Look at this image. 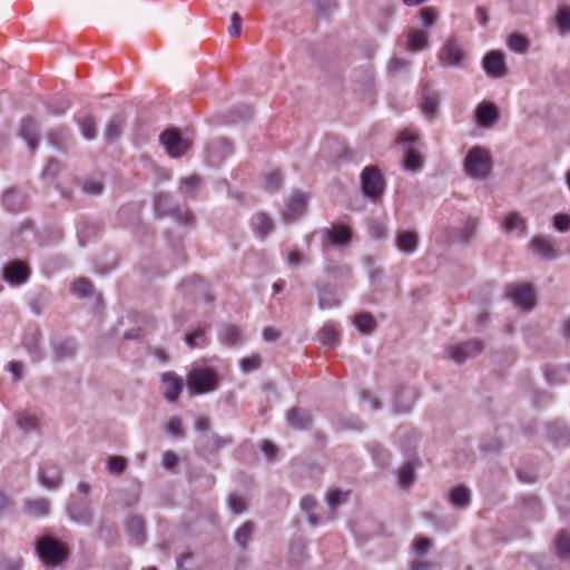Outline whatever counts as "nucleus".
<instances>
[{
    "instance_id": "c85d7f7f",
    "label": "nucleus",
    "mask_w": 570,
    "mask_h": 570,
    "mask_svg": "<svg viewBox=\"0 0 570 570\" xmlns=\"http://www.w3.org/2000/svg\"><path fill=\"white\" fill-rule=\"evenodd\" d=\"M318 307L321 309L332 308L340 305V299L333 287L327 284L317 286Z\"/></svg>"
},
{
    "instance_id": "58836bf2",
    "label": "nucleus",
    "mask_w": 570,
    "mask_h": 570,
    "mask_svg": "<svg viewBox=\"0 0 570 570\" xmlns=\"http://www.w3.org/2000/svg\"><path fill=\"white\" fill-rule=\"evenodd\" d=\"M503 229L505 233L518 232L522 235L525 229V220L519 213H510L503 223Z\"/></svg>"
},
{
    "instance_id": "13d9d810",
    "label": "nucleus",
    "mask_w": 570,
    "mask_h": 570,
    "mask_svg": "<svg viewBox=\"0 0 570 570\" xmlns=\"http://www.w3.org/2000/svg\"><path fill=\"white\" fill-rule=\"evenodd\" d=\"M422 23L425 28L435 24L438 20V12L433 7H426L420 10Z\"/></svg>"
},
{
    "instance_id": "393cba45",
    "label": "nucleus",
    "mask_w": 570,
    "mask_h": 570,
    "mask_svg": "<svg viewBox=\"0 0 570 570\" xmlns=\"http://www.w3.org/2000/svg\"><path fill=\"white\" fill-rule=\"evenodd\" d=\"M41 332L38 328H33L24 334L22 340L23 347L28 351L33 362H39L42 358V352L40 347Z\"/></svg>"
},
{
    "instance_id": "4c0bfd02",
    "label": "nucleus",
    "mask_w": 570,
    "mask_h": 570,
    "mask_svg": "<svg viewBox=\"0 0 570 570\" xmlns=\"http://www.w3.org/2000/svg\"><path fill=\"white\" fill-rule=\"evenodd\" d=\"M16 423L23 432L29 433L39 429V419L28 412H20L16 415Z\"/></svg>"
},
{
    "instance_id": "774afa93",
    "label": "nucleus",
    "mask_w": 570,
    "mask_h": 570,
    "mask_svg": "<svg viewBox=\"0 0 570 570\" xmlns=\"http://www.w3.org/2000/svg\"><path fill=\"white\" fill-rule=\"evenodd\" d=\"M167 432L175 438L180 439L184 436V432L181 429V422L178 417L173 416L169 419V421L167 423Z\"/></svg>"
},
{
    "instance_id": "c756f323",
    "label": "nucleus",
    "mask_w": 570,
    "mask_h": 570,
    "mask_svg": "<svg viewBox=\"0 0 570 570\" xmlns=\"http://www.w3.org/2000/svg\"><path fill=\"white\" fill-rule=\"evenodd\" d=\"M549 439H551L558 446H567L570 444L569 429L559 423H551L547 428Z\"/></svg>"
},
{
    "instance_id": "8fccbe9b",
    "label": "nucleus",
    "mask_w": 570,
    "mask_h": 570,
    "mask_svg": "<svg viewBox=\"0 0 570 570\" xmlns=\"http://www.w3.org/2000/svg\"><path fill=\"white\" fill-rule=\"evenodd\" d=\"M283 183V177L279 170H271L265 174L264 187L268 191H276Z\"/></svg>"
},
{
    "instance_id": "c9c22d12",
    "label": "nucleus",
    "mask_w": 570,
    "mask_h": 570,
    "mask_svg": "<svg viewBox=\"0 0 570 570\" xmlns=\"http://www.w3.org/2000/svg\"><path fill=\"white\" fill-rule=\"evenodd\" d=\"M219 340L226 345H238L242 343L240 331L233 324H224L219 330Z\"/></svg>"
},
{
    "instance_id": "0eeeda50",
    "label": "nucleus",
    "mask_w": 570,
    "mask_h": 570,
    "mask_svg": "<svg viewBox=\"0 0 570 570\" xmlns=\"http://www.w3.org/2000/svg\"><path fill=\"white\" fill-rule=\"evenodd\" d=\"M464 59L465 53L459 40L455 37L448 38L439 53L440 65L444 68L461 67Z\"/></svg>"
},
{
    "instance_id": "412c9836",
    "label": "nucleus",
    "mask_w": 570,
    "mask_h": 570,
    "mask_svg": "<svg viewBox=\"0 0 570 570\" xmlns=\"http://www.w3.org/2000/svg\"><path fill=\"white\" fill-rule=\"evenodd\" d=\"M19 135L24 139L30 151L33 154L39 142V127L37 122L30 117L23 118L20 124Z\"/></svg>"
},
{
    "instance_id": "7c9ffc66",
    "label": "nucleus",
    "mask_w": 570,
    "mask_h": 570,
    "mask_svg": "<svg viewBox=\"0 0 570 570\" xmlns=\"http://www.w3.org/2000/svg\"><path fill=\"white\" fill-rule=\"evenodd\" d=\"M531 247L544 259H553L557 256L554 246L549 238L537 236L532 239Z\"/></svg>"
},
{
    "instance_id": "f03ea898",
    "label": "nucleus",
    "mask_w": 570,
    "mask_h": 570,
    "mask_svg": "<svg viewBox=\"0 0 570 570\" xmlns=\"http://www.w3.org/2000/svg\"><path fill=\"white\" fill-rule=\"evenodd\" d=\"M463 167L469 177L483 180L492 173V156L490 151L483 147H472L464 158Z\"/></svg>"
},
{
    "instance_id": "f257e3e1",
    "label": "nucleus",
    "mask_w": 570,
    "mask_h": 570,
    "mask_svg": "<svg viewBox=\"0 0 570 570\" xmlns=\"http://www.w3.org/2000/svg\"><path fill=\"white\" fill-rule=\"evenodd\" d=\"M36 552L46 567H58L69 557L68 546L51 535L37 540Z\"/></svg>"
},
{
    "instance_id": "ea45409f",
    "label": "nucleus",
    "mask_w": 570,
    "mask_h": 570,
    "mask_svg": "<svg viewBox=\"0 0 570 570\" xmlns=\"http://www.w3.org/2000/svg\"><path fill=\"white\" fill-rule=\"evenodd\" d=\"M124 118L120 116H114L105 129V139L109 142L119 138L121 130L124 128Z\"/></svg>"
},
{
    "instance_id": "39448f33",
    "label": "nucleus",
    "mask_w": 570,
    "mask_h": 570,
    "mask_svg": "<svg viewBox=\"0 0 570 570\" xmlns=\"http://www.w3.org/2000/svg\"><path fill=\"white\" fill-rule=\"evenodd\" d=\"M419 139V135L410 129L403 130L397 138V141L403 145L404 148V160L403 166L406 170L416 173L423 168V160L420 153L415 148V142Z\"/></svg>"
},
{
    "instance_id": "aec40b11",
    "label": "nucleus",
    "mask_w": 570,
    "mask_h": 570,
    "mask_svg": "<svg viewBox=\"0 0 570 570\" xmlns=\"http://www.w3.org/2000/svg\"><path fill=\"white\" fill-rule=\"evenodd\" d=\"M61 470L53 462H45L39 470V481L48 489H57L61 484Z\"/></svg>"
},
{
    "instance_id": "e2e57ef3",
    "label": "nucleus",
    "mask_w": 570,
    "mask_h": 570,
    "mask_svg": "<svg viewBox=\"0 0 570 570\" xmlns=\"http://www.w3.org/2000/svg\"><path fill=\"white\" fill-rule=\"evenodd\" d=\"M227 501H228L229 509L235 514L243 513L246 510V502H245L244 498H242L237 494H229Z\"/></svg>"
},
{
    "instance_id": "338daca9",
    "label": "nucleus",
    "mask_w": 570,
    "mask_h": 570,
    "mask_svg": "<svg viewBox=\"0 0 570 570\" xmlns=\"http://www.w3.org/2000/svg\"><path fill=\"white\" fill-rule=\"evenodd\" d=\"M553 226L559 232H568L570 229V216L568 214H557L553 217Z\"/></svg>"
},
{
    "instance_id": "72a5a7b5",
    "label": "nucleus",
    "mask_w": 570,
    "mask_h": 570,
    "mask_svg": "<svg viewBox=\"0 0 570 570\" xmlns=\"http://www.w3.org/2000/svg\"><path fill=\"white\" fill-rule=\"evenodd\" d=\"M24 508L26 511L35 518L46 517L50 512V502L45 498L27 500L24 502Z\"/></svg>"
},
{
    "instance_id": "052dcab7",
    "label": "nucleus",
    "mask_w": 570,
    "mask_h": 570,
    "mask_svg": "<svg viewBox=\"0 0 570 570\" xmlns=\"http://www.w3.org/2000/svg\"><path fill=\"white\" fill-rule=\"evenodd\" d=\"M98 230H99V228L96 224L82 222L81 226L78 229V237H79L81 245H83L86 238H88L91 235H96L98 233Z\"/></svg>"
},
{
    "instance_id": "cd10ccee",
    "label": "nucleus",
    "mask_w": 570,
    "mask_h": 570,
    "mask_svg": "<svg viewBox=\"0 0 570 570\" xmlns=\"http://www.w3.org/2000/svg\"><path fill=\"white\" fill-rule=\"evenodd\" d=\"M325 236L335 246H345L351 242V229L344 225H333L324 230Z\"/></svg>"
},
{
    "instance_id": "0e129e2a",
    "label": "nucleus",
    "mask_w": 570,
    "mask_h": 570,
    "mask_svg": "<svg viewBox=\"0 0 570 570\" xmlns=\"http://www.w3.org/2000/svg\"><path fill=\"white\" fill-rule=\"evenodd\" d=\"M432 546V540L423 537H417L413 543V549L419 557L426 554L429 548Z\"/></svg>"
},
{
    "instance_id": "37998d69",
    "label": "nucleus",
    "mask_w": 570,
    "mask_h": 570,
    "mask_svg": "<svg viewBox=\"0 0 570 570\" xmlns=\"http://www.w3.org/2000/svg\"><path fill=\"white\" fill-rule=\"evenodd\" d=\"M75 352H76V345H75L73 341L67 340V341L60 342L55 345L53 358H55V361L58 362V361L73 356Z\"/></svg>"
},
{
    "instance_id": "f704fd0d",
    "label": "nucleus",
    "mask_w": 570,
    "mask_h": 570,
    "mask_svg": "<svg viewBox=\"0 0 570 570\" xmlns=\"http://www.w3.org/2000/svg\"><path fill=\"white\" fill-rule=\"evenodd\" d=\"M338 337L340 333L337 326L332 322L325 323L321 331L318 332V338L321 343L330 347H334L337 345Z\"/></svg>"
},
{
    "instance_id": "ddd939ff",
    "label": "nucleus",
    "mask_w": 570,
    "mask_h": 570,
    "mask_svg": "<svg viewBox=\"0 0 570 570\" xmlns=\"http://www.w3.org/2000/svg\"><path fill=\"white\" fill-rule=\"evenodd\" d=\"M440 94L438 90L432 88L429 83H425L421 88V111L422 114L432 120L439 108Z\"/></svg>"
},
{
    "instance_id": "dca6fc26",
    "label": "nucleus",
    "mask_w": 570,
    "mask_h": 570,
    "mask_svg": "<svg viewBox=\"0 0 570 570\" xmlns=\"http://www.w3.org/2000/svg\"><path fill=\"white\" fill-rule=\"evenodd\" d=\"M171 195L167 193H160L155 197V207L158 212L163 214H170L175 216L179 222L188 224L193 220V214L190 212L181 213L178 207L171 208L169 205L171 203Z\"/></svg>"
},
{
    "instance_id": "5fc2aeb1",
    "label": "nucleus",
    "mask_w": 570,
    "mask_h": 570,
    "mask_svg": "<svg viewBox=\"0 0 570 570\" xmlns=\"http://www.w3.org/2000/svg\"><path fill=\"white\" fill-rule=\"evenodd\" d=\"M72 292L80 297L88 296L92 292V284L87 278H78L72 283Z\"/></svg>"
},
{
    "instance_id": "f3484780",
    "label": "nucleus",
    "mask_w": 570,
    "mask_h": 570,
    "mask_svg": "<svg viewBox=\"0 0 570 570\" xmlns=\"http://www.w3.org/2000/svg\"><path fill=\"white\" fill-rule=\"evenodd\" d=\"M47 139L52 147L63 153L75 145L73 135L68 127H57L49 130Z\"/></svg>"
},
{
    "instance_id": "864d4df0",
    "label": "nucleus",
    "mask_w": 570,
    "mask_h": 570,
    "mask_svg": "<svg viewBox=\"0 0 570 570\" xmlns=\"http://www.w3.org/2000/svg\"><path fill=\"white\" fill-rule=\"evenodd\" d=\"M286 262L289 266L297 267L302 264L308 263L309 259L298 248L294 247L287 252Z\"/></svg>"
},
{
    "instance_id": "20e7f679",
    "label": "nucleus",
    "mask_w": 570,
    "mask_h": 570,
    "mask_svg": "<svg viewBox=\"0 0 570 570\" xmlns=\"http://www.w3.org/2000/svg\"><path fill=\"white\" fill-rule=\"evenodd\" d=\"M190 394H204L218 387V379L212 368H194L187 375Z\"/></svg>"
},
{
    "instance_id": "6e6552de",
    "label": "nucleus",
    "mask_w": 570,
    "mask_h": 570,
    "mask_svg": "<svg viewBox=\"0 0 570 570\" xmlns=\"http://www.w3.org/2000/svg\"><path fill=\"white\" fill-rule=\"evenodd\" d=\"M508 296L511 298L515 306L523 311H530L535 305L534 289L527 284L509 286Z\"/></svg>"
},
{
    "instance_id": "4468645a",
    "label": "nucleus",
    "mask_w": 570,
    "mask_h": 570,
    "mask_svg": "<svg viewBox=\"0 0 570 570\" xmlns=\"http://www.w3.org/2000/svg\"><path fill=\"white\" fill-rule=\"evenodd\" d=\"M30 269L21 261H12L3 268V278L11 285L18 286L28 281Z\"/></svg>"
},
{
    "instance_id": "603ef678",
    "label": "nucleus",
    "mask_w": 570,
    "mask_h": 570,
    "mask_svg": "<svg viewBox=\"0 0 570 570\" xmlns=\"http://www.w3.org/2000/svg\"><path fill=\"white\" fill-rule=\"evenodd\" d=\"M202 178L198 175H191L180 179V191L194 196V191L199 187Z\"/></svg>"
},
{
    "instance_id": "49530a36",
    "label": "nucleus",
    "mask_w": 570,
    "mask_h": 570,
    "mask_svg": "<svg viewBox=\"0 0 570 570\" xmlns=\"http://www.w3.org/2000/svg\"><path fill=\"white\" fill-rule=\"evenodd\" d=\"M354 324L363 334H370L375 327V320L371 314L361 313L355 315Z\"/></svg>"
},
{
    "instance_id": "a18cd8bd",
    "label": "nucleus",
    "mask_w": 570,
    "mask_h": 570,
    "mask_svg": "<svg viewBox=\"0 0 570 570\" xmlns=\"http://www.w3.org/2000/svg\"><path fill=\"white\" fill-rule=\"evenodd\" d=\"M254 529V523L252 521H247L235 532V541L240 548L245 549L247 547L252 539Z\"/></svg>"
},
{
    "instance_id": "423d86ee",
    "label": "nucleus",
    "mask_w": 570,
    "mask_h": 570,
    "mask_svg": "<svg viewBox=\"0 0 570 570\" xmlns=\"http://www.w3.org/2000/svg\"><path fill=\"white\" fill-rule=\"evenodd\" d=\"M159 139L167 154L173 158L184 156L191 147L190 140L183 138L175 128L166 129Z\"/></svg>"
},
{
    "instance_id": "2f4dec72",
    "label": "nucleus",
    "mask_w": 570,
    "mask_h": 570,
    "mask_svg": "<svg viewBox=\"0 0 570 570\" xmlns=\"http://www.w3.org/2000/svg\"><path fill=\"white\" fill-rule=\"evenodd\" d=\"M478 226L479 220L476 218L469 217L464 225L454 232V239L464 244L469 243L475 237Z\"/></svg>"
},
{
    "instance_id": "9d476101",
    "label": "nucleus",
    "mask_w": 570,
    "mask_h": 570,
    "mask_svg": "<svg viewBox=\"0 0 570 570\" xmlns=\"http://www.w3.org/2000/svg\"><path fill=\"white\" fill-rule=\"evenodd\" d=\"M206 154L207 161L218 166L233 154V146L226 138H216L208 144Z\"/></svg>"
},
{
    "instance_id": "bf43d9fd",
    "label": "nucleus",
    "mask_w": 570,
    "mask_h": 570,
    "mask_svg": "<svg viewBox=\"0 0 570 570\" xmlns=\"http://www.w3.org/2000/svg\"><path fill=\"white\" fill-rule=\"evenodd\" d=\"M348 497V492H342L340 490H331L327 493L326 502L327 504L334 509L337 505L342 504Z\"/></svg>"
},
{
    "instance_id": "6e6d98bb",
    "label": "nucleus",
    "mask_w": 570,
    "mask_h": 570,
    "mask_svg": "<svg viewBox=\"0 0 570 570\" xmlns=\"http://www.w3.org/2000/svg\"><path fill=\"white\" fill-rule=\"evenodd\" d=\"M316 505V501L311 495H305L301 500V508L303 511H305L308 514V521L312 525L317 524V518L312 513Z\"/></svg>"
},
{
    "instance_id": "7ed1b4c3",
    "label": "nucleus",
    "mask_w": 570,
    "mask_h": 570,
    "mask_svg": "<svg viewBox=\"0 0 570 570\" xmlns=\"http://www.w3.org/2000/svg\"><path fill=\"white\" fill-rule=\"evenodd\" d=\"M361 188L363 195L373 203L382 199L385 191V180L375 166H366L361 173Z\"/></svg>"
},
{
    "instance_id": "a211bd4d",
    "label": "nucleus",
    "mask_w": 570,
    "mask_h": 570,
    "mask_svg": "<svg viewBox=\"0 0 570 570\" xmlns=\"http://www.w3.org/2000/svg\"><path fill=\"white\" fill-rule=\"evenodd\" d=\"M164 397L170 403H175L184 387L183 380L173 372H166L161 375Z\"/></svg>"
},
{
    "instance_id": "1a4fd4ad",
    "label": "nucleus",
    "mask_w": 570,
    "mask_h": 570,
    "mask_svg": "<svg viewBox=\"0 0 570 570\" xmlns=\"http://www.w3.org/2000/svg\"><path fill=\"white\" fill-rule=\"evenodd\" d=\"M482 67L491 78L499 79L508 75L504 55L500 51L492 50L488 52L482 60Z\"/></svg>"
},
{
    "instance_id": "2eb2a0df",
    "label": "nucleus",
    "mask_w": 570,
    "mask_h": 570,
    "mask_svg": "<svg viewBox=\"0 0 570 570\" xmlns=\"http://www.w3.org/2000/svg\"><path fill=\"white\" fill-rule=\"evenodd\" d=\"M475 121L482 128H492L499 120V109L493 102L483 101L474 110Z\"/></svg>"
},
{
    "instance_id": "f8f14e48",
    "label": "nucleus",
    "mask_w": 570,
    "mask_h": 570,
    "mask_svg": "<svg viewBox=\"0 0 570 570\" xmlns=\"http://www.w3.org/2000/svg\"><path fill=\"white\" fill-rule=\"evenodd\" d=\"M482 351L483 343L480 340H472L463 344L449 347L450 357L459 364L464 363L469 357H472Z\"/></svg>"
},
{
    "instance_id": "9b49d317",
    "label": "nucleus",
    "mask_w": 570,
    "mask_h": 570,
    "mask_svg": "<svg viewBox=\"0 0 570 570\" xmlns=\"http://www.w3.org/2000/svg\"><path fill=\"white\" fill-rule=\"evenodd\" d=\"M307 195L302 191H294L283 209V219L287 223L299 218L306 212Z\"/></svg>"
},
{
    "instance_id": "a19ab883",
    "label": "nucleus",
    "mask_w": 570,
    "mask_h": 570,
    "mask_svg": "<svg viewBox=\"0 0 570 570\" xmlns=\"http://www.w3.org/2000/svg\"><path fill=\"white\" fill-rule=\"evenodd\" d=\"M450 500L451 503L459 509L466 508L471 501L469 489L462 485L454 488L451 492Z\"/></svg>"
},
{
    "instance_id": "6ab92c4d",
    "label": "nucleus",
    "mask_w": 570,
    "mask_h": 570,
    "mask_svg": "<svg viewBox=\"0 0 570 570\" xmlns=\"http://www.w3.org/2000/svg\"><path fill=\"white\" fill-rule=\"evenodd\" d=\"M69 518L79 524L90 525L94 520V512L86 502L71 501L67 507Z\"/></svg>"
},
{
    "instance_id": "b1692460",
    "label": "nucleus",
    "mask_w": 570,
    "mask_h": 570,
    "mask_svg": "<svg viewBox=\"0 0 570 570\" xmlns=\"http://www.w3.org/2000/svg\"><path fill=\"white\" fill-rule=\"evenodd\" d=\"M397 249L404 254H413L419 247V235L412 230H399L395 236Z\"/></svg>"
},
{
    "instance_id": "09e8293b",
    "label": "nucleus",
    "mask_w": 570,
    "mask_h": 570,
    "mask_svg": "<svg viewBox=\"0 0 570 570\" xmlns=\"http://www.w3.org/2000/svg\"><path fill=\"white\" fill-rule=\"evenodd\" d=\"M79 127H80V131H81L82 136L86 139L91 140L96 137L97 127H96V121L92 117L87 116V117L82 118L79 121Z\"/></svg>"
},
{
    "instance_id": "de8ad7c7",
    "label": "nucleus",
    "mask_w": 570,
    "mask_h": 570,
    "mask_svg": "<svg viewBox=\"0 0 570 570\" xmlns=\"http://www.w3.org/2000/svg\"><path fill=\"white\" fill-rule=\"evenodd\" d=\"M556 549L561 558L570 557V535L561 531L556 539Z\"/></svg>"
},
{
    "instance_id": "a878e982",
    "label": "nucleus",
    "mask_w": 570,
    "mask_h": 570,
    "mask_svg": "<svg viewBox=\"0 0 570 570\" xmlns=\"http://www.w3.org/2000/svg\"><path fill=\"white\" fill-rule=\"evenodd\" d=\"M126 532L136 546L144 544L146 540L145 523L140 517H130L126 521Z\"/></svg>"
},
{
    "instance_id": "4be33fe9",
    "label": "nucleus",
    "mask_w": 570,
    "mask_h": 570,
    "mask_svg": "<svg viewBox=\"0 0 570 570\" xmlns=\"http://www.w3.org/2000/svg\"><path fill=\"white\" fill-rule=\"evenodd\" d=\"M406 49L412 52L422 51L429 48V32L421 29L409 28L406 30Z\"/></svg>"
},
{
    "instance_id": "c03bdc74",
    "label": "nucleus",
    "mask_w": 570,
    "mask_h": 570,
    "mask_svg": "<svg viewBox=\"0 0 570 570\" xmlns=\"http://www.w3.org/2000/svg\"><path fill=\"white\" fill-rule=\"evenodd\" d=\"M508 47L517 53H525L529 50L530 41L520 33H512L508 38Z\"/></svg>"
},
{
    "instance_id": "3c124183",
    "label": "nucleus",
    "mask_w": 570,
    "mask_h": 570,
    "mask_svg": "<svg viewBox=\"0 0 570 570\" xmlns=\"http://www.w3.org/2000/svg\"><path fill=\"white\" fill-rule=\"evenodd\" d=\"M69 107L70 102L67 99L58 97L52 98L47 105L48 112L52 116L65 114Z\"/></svg>"
},
{
    "instance_id": "5701e85b",
    "label": "nucleus",
    "mask_w": 570,
    "mask_h": 570,
    "mask_svg": "<svg viewBox=\"0 0 570 570\" xmlns=\"http://www.w3.org/2000/svg\"><path fill=\"white\" fill-rule=\"evenodd\" d=\"M2 204L7 210L18 213L27 207V196L17 188H10L3 194Z\"/></svg>"
},
{
    "instance_id": "4d7b16f0",
    "label": "nucleus",
    "mask_w": 570,
    "mask_h": 570,
    "mask_svg": "<svg viewBox=\"0 0 570 570\" xmlns=\"http://www.w3.org/2000/svg\"><path fill=\"white\" fill-rule=\"evenodd\" d=\"M414 481V469L410 463L404 464L399 473V483L401 487H409Z\"/></svg>"
},
{
    "instance_id": "e433bc0d",
    "label": "nucleus",
    "mask_w": 570,
    "mask_h": 570,
    "mask_svg": "<svg viewBox=\"0 0 570 570\" xmlns=\"http://www.w3.org/2000/svg\"><path fill=\"white\" fill-rule=\"evenodd\" d=\"M556 27L560 36L570 35V7H559L554 17Z\"/></svg>"
},
{
    "instance_id": "473e14b6",
    "label": "nucleus",
    "mask_w": 570,
    "mask_h": 570,
    "mask_svg": "<svg viewBox=\"0 0 570 570\" xmlns=\"http://www.w3.org/2000/svg\"><path fill=\"white\" fill-rule=\"evenodd\" d=\"M253 227L261 239H265L266 236L274 229L273 219L265 213H258L253 219Z\"/></svg>"
},
{
    "instance_id": "79ce46f5",
    "label": "nucleus",
    "mask_w": 570,
    "mask_h": 570,
    "mask_svg": "<svg viewBox=\"0 0 570 570\" xmlns=\"http://www.w3.org/2000/svg\"><path fill=\"white\" fill-rule=\"evenodd\" d=\"M325 272L328 277L333 279L350 278L352 276V269L347 265H341L335 262H330L325 266Z\"/></svg>"
},
{
    "instance_id": "680f3d73",
    "label": "nucleus",
    "mask_w": 570,
    "mask_h": 570,
    "mask_svg": "<svg viewBox=\"0 0 570 570\" xmlns=\"http://www.w3.org/2000/svg\"><path fill=\"white\" fill-rule=\"evenodd\" d=\"M127 466V460L122 456H110L108 460V470L110 473L120 474Z\"/></svg>"
},
{
    "instance_id": "bb28decb",
    "label": "nucleus",
    "mask_w": 570,
    "mask_h": 570,
    "mask_svg": "<svg viewBox=\"0 0 570 570\" xmlns=\"http://www.w3.org/2000/svg\"><path fill=\"white\" fill-rule=\"evenodd\" d=\"M287 423L296 430H307L312 426L311 414L299 407H293L287 412Z\"/></svg>"
},
{
    "instance_id": "69168bd1",
    "label": "nucleus",
    "mask_w": 570,
    "mask_h": 570,
    "mask_svg": "<svg viewBox=\"0 0 570 570\" xmlns=\"http://www.w3.org/2000/svg\"><path fill=\"white\" fill-rule=\"evenodd\" d=\"M370 235L374 239H380L386 236L387 227L381 222H373L368 228Z\"/></svg>"
}]
</instances>
